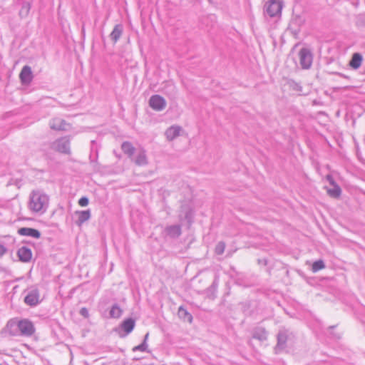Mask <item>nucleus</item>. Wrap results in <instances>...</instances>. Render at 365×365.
I'll list each match as a JSON object with an SVG mask.
<instances>
[{
    "label": "nucleus",
    "instance_id": "nucleus-1",
    "mask_svg": "<svg viewBox=\"0 0 365 365\" xmlns=\"http://www.w3.org/2000/svg\"><path fill=\"white\" fill-rule=\"evenodd\" d=\"M49 204V197L44 192L37 190H33L29 195L28 207L35 213H44Z\"/></svg>",
    "mask_w": 365,
    "mask_h": 365
},
{
    "label": "nucleus",
    "instance_id": "nucleus-2",
    "mask_svg": "<svg viewBox=\"0 0 365 365\" xmlns=\"http://www.w3.org/2000/svg\"><path fill=\"white\" fill-rule=\"evenodd\" d=\"M24 293H26L24 297V302L26 304L30 307H36L41 302L40 292L36 285L29 287L24 291Z\"/></svg>",
    "mask_w": 365,
    "mask_h": 365
},
{
    "label": "nucleus",
    "instance_id": "nucleus-3",
    "mask_svg": "<svg viewBox=\"0 0 365 365\" xmlns=\"http://www.w3.org/2000/svg\"><path fill=\"white\" fill-rule=\"evenodd\" d=\"M51 148L61 153L68 154L70 153V140L67 137L57 139L51 143Z\"/></svg>",
    "mask_w": 365,
    "mask_h": 365
},
{
    "label": "nucleus",
    "instance_id": "nucleus-4",
    "mask_svg": "<svg viewBox=\"0 0 365 365\" xmlns=\"http://www.w3.org/2000/svg\"><path fill=\"white\" fill-rule=\"evenodd\" d=\"M299 63L303 69H309L313 60V56L311 51L307 48H302L299 52Z\"/></svg>",
    "mask_w": 365,
    "mask_h": 365
},
{
    "label": "nucleus",
    "instance_id": "nucleus-5",
    "mask_svg": "<svg viewBox=\"0 0 365 365\" xmlns=\"http://www.w3.org/2000/svg\"><path fill=\"white\" fill-rule=\"evenodd\" d=\"M135 321L133 318H128L123 321L115 331L120 337H125L133 330Z\"/></svg>",
    "mask_w": 365,
    "mask_h": 365
},
{
    "label": "nucleus",
    "instance_id": "nucleus-6",
    "mask_svg": "<svg viewBox=\"0 0 365 365\" xmlns=\"http://www.w3.org/2000/svg\"><path fill=\"white\" fill-rule=\"evenodd\" d=\"M20 336H31L35 332L33 322L27 319H19Z\"/></svg>",
    "mask_w": 365,
    "mask_h": 365
},
{
    "label": "nucleus",
    "instance_id": "nucleus-7",
    "mask_svg": "<svg viewBox=\"0 0 365 365\" xmlns=\"http://www.w3.org/2000/svg\"><path fill=\"white\" fill-rule=\"evenodd\" d=\"M282 9V2L277 0H271L268 1L264 6L265 12L270 17H274L280 15Z\"/></svg>",
    "mask_w": 365,
    "mask_h": 365
},
{
    "label": "nucleus",
    "instance_id": "nucleus-8",
    "mask_svg": "<svg viewBox=\"0 0 365 365\" xmlns=\"http://www.w3.org/2000/svg\"><path fill=\"white\" fill-rule=\"evenodd\" d=\"M4 330L11 336H19V319L14 318L9 320Z\"/></svg>",
    "mask_w": 365,
    "mask_h": 365
},
{
    "label": "nucleus",
    "instance_id": "nucleus-9",
    "mask_svg": "<svg viewBox=\"0 0 365 365\" xmlns=\"http://www.w3.org/2000/svg\"><path fill=\"white\" fill-rule=\"evenodd\" d=\"M150 106L155 110H163L166 106V101L160 95H153L149 100Z\"/></svg>",
    "mask_w": 365,
    "mask_h": 365
},
{
    "label": "nucleus",
    "instance_id": "nucleus-10",
    "mask_svg": "<svg viewBox=\"0 0 365 365\" xmlns=\"http://www.w3.org/2000/svg\"><path fill=\"white\" fill-rule=\"evenodd\" d=\"M21 83L24 85H29L33 79V73L30 66H24L19 74Z\"/></svg>",
    "mask_w": 365,
    "mask_h": 365
},
{
    "label": "nucleus",
    "instance_id": "nucleus-11",
    "mask_svg": "<svg viewBox=\"0 0 365 365\" xmlns=\"http://www.w3.org/2000/svg\"><path fill=\"white\" fill-rule=\"evenodd\" d=\"M181 226L180 225H169L164 230L165 235L170 238L178 237L181 235Z\"/></svg>",
    "mask_w": 365,
    "mask_h": 365
},
{
    "label": "nucleus",
    "instance_id": "nucleus-12",
    "mask_svg": "<svg viewBox=\"0 0 365 365\" xmlns=\"http://www.w3.org/2000/svg\"><path fill=\"white\" fill-rule=\"evenodd\" d=\"M50 128L56 130H66L69 125L60 118H54L49 123Z\"/></svg>",
    "mask_w": 365,
    "mask_h": 365
},
{
    "label": "nucleus",
    "instance_id": "nucleus-13",
    "mask_svg": "<svg viewBox=\"0 0 365 365\" xmlns=\"http://www.w3.org/2000/svg\"><path fill=\"white\" fill-rule=\"evenodd\" d=\"M327 179L330 182V184L333 186V187L327 189L328 194L332 197L336 198V197H339V195H341V190L340 187L334 182L333 178L331 175H328L327 176Z\"/></svg>",
    "mask_w": 365,
    "mask_h": 365
},
{
    "label": "nucleus",
    "instance_id": "nucleus-14",
    "mask_svg": "<svg viewBox=\"0 0 365 365\" xmlns=\"http://www.w3.org/2000/svg\"><path fill=\"white\" fill-rule=\"evenodd\" d=\"M18 233L22 236H29L34 238H38L41 235L38 230L31 227H21L19 229Z\"/></svg>",
    "mask_w": 365,
    "mask_h": 365
},
{
    "label": "nucleus",
    "instance_id": "nucleus-15",
    "mask_svg": "<svg viewBox=\"0 0 365 365\" xmlns=\"http://www.w3.org/2000/svg\"><path fill=\"white\" fill-rule=\"evenodd\" d=\"M180 220L184 217L188 223L191 222L192 218V211L188 205H183L181 206L180 213L179 215Z\"/></svg>",
    "mask_w": 365,
    "mask_h": 365
},
{
    "label": "nucleus",
    "instance_id": "nucleus-16",
    "mask_svg": "<svg viewBox=\"0 0 365 365\" xmlns=\"http://www.w3.org/2000/svg\"><path fill=\"white\" fill-rule=\"evenodd\" d=\"M180 130L181 128L180 126H171L166 130L165 136L168 140H173L180 135Z\"/></svg>",
    "mask_w": 365,
    "mask_h": 365
},
{
    "label": "nucleus",
    "instance_id": "nucleus-17",
    "mask_svg": "<svg viewBox=\"0 0 365 365\" xmlns=\"http://www.w3.org/2000/svg\"><path fill=\"white\" fill-rule=\"evenodd\" d=\"M252 337L259 341H265L267 339V331L264 327H256L253 329Z\"/></svg>",
    "mask_w": 365,
    "mask_h": 365
},
{
    "label": "nucleus",
    "instance_id": "nucleus-18",
    "mask_svg": "<svg viewBox=\"0 0 365 365\" xmlns=\"http://www.w3.org/2000/svg\"><path fill=\"white\" fill-rule=\"evenodd\" d=\"M136 165L140 166H144L148 164L147 156L145 154V150L143 149H140L137 153V155L134 160Z\"/></svg>",
    "mask_w": 365,
    "mask_h": 365
},
{
    "label": "nucleus",
    "instance_id": "nucleus-19",
    "mask_svg": "<svg viewBox=\"0 0 365 365\" xmlns=\"http://www.w3.org/2000/svg\"><path fill=\"white\" fill-rule=\"evenodd\" d=\"M363 57L359 53H354L349 61V66L354 69H358L362 63Z\"/></svg>",
    "mask_w": 365,
    "mask_h": 365
},
{
    "label": "nucleus",
    "instance_id": "nucleus-20",
    "mask_svg": "<svg viewBox=\"0 0 365 365\" xmlns=\"http://www.w3.org/2000/svg\"><path fill=\"white\" fill-rule=\"evenodd\" d=\"M123 26L121 24H116L110 34V39L113 43H116L120 38L123 34Z\"/></svg>",
    "mask_w": 365,
    "mask_h": 365
},
{
    "label": "nucleus",
    "instance_id": "nucleus-21",
    "mask_svg": "<svg viewBox=\"0 0 365 365\" xmlns=\"http://www.w3.org/2000/svg\"><path fill=\"white\" fill-rule=\"evenodd\" d=\"M76 215H78V220L76 222L78 225H82L91 217V212L89 210L76 212Z\"/></svg>",
    "mask_w": 365,
    "mask_h": 365
},
{
    "label": "nucleus",
    "instance_id": "nucleus-22",
    "mask_svg": "<svg viewBox=\"0 0 365 365\" xmlns=\"http://www.w3.org/2000/svg\"><path fill=\"white\" fill-rule=\"evenodd\" d=\"M287 335L284 331H280L277 335V344L276 349H282L285 347Z\"/></svg>",
    "mask_w": 365,
    "mask_h": 365
},
{
    "label": "nucleus",
    "instance_id": "nucleus-23",
    "mask_svg": "<svg viewBox=\"0 0 365 365\" xmlns=\"http://www.w3.org/2000/svg\"><path fill=\"white\" fill-rule=\"evenodd\" d=\"M178 316L180 318L182 319L185 321H187L189 322H192V316L190 313L187 312L186 309L183 307H180L178 312Z\"/></svg>",
    "mask_w": 365,
    "mask_h": 365
},
{
    "label": "nucleus",
    "instance_id": "nucleus-24",
    "mask_svg": "<svg viewBox=\"0 0 365 365\" xmlns=\"http://www.w3.org/2000/svg\"><path fill=\"white\" fill-rule=\"evenodd\" d=\"M122 150L125 154L131 157L134 154L135 148L129 142H124L121 145Z\"/></svg>",
    "mask_w": 365,
    "mask_h": 365
},
{
    "label": "nucleus",
    "instance_id": "nucleus-25",
    "mask_svg": "<svg viewBox=\"0 0 365 365\" xmlns=\"http://www.w3.org/2000/svg\"><path fill=\"white\" fill-rule=\"evenodd\" d=\"M122 309L118 304H114L110 310L109 314L111 318H119L122 314Z\"/></svg>",
    "mask_w": 365,
    "mask_h": 365
},
{
    "label": "nucleus",
    "instance_id": "nucleus-26",
    "mask_svg": "<svg viewBox=\"0 0 365 365\" xmlns=\"http://www.w3.org/2000/svg\"><path fill=\"white\" fill-rule=\"evenodd\" d=\"M237 282L242 285V286H244V287H251V286H253L255 284V281H247L246 279H245V277H244L243 276H238L237 278Z\"/></svg>",
    "mask_w": 365,
    "mask_h": 365
},
{
    "label": "nucleus",
    "instance_id": "nucleus-27",
    "mask_svg": "<svg viewBox=\"0 0 365 365\" xmlns=\"http://www.w3.org/2000/svg\"><path fill=\"white\" fill-rule=\"evenodd\" d=\"M16 255L23 262H28L32 258V252H16Z\"/></svg>",
    "mask_w": 365,
    "mask_h": 365
},
{
    "label": "nucleus",
    "instance_id": "nucleus-28",
    "mask_svg": "<svg viewBox=\"0 0 365 365\" xmlns=\"http://www.w3.org/2000/svg\"><path fill=\"white\" fill-rule=\"evenodd\" d=\"M325 267L324 262L322 259L315 261L312 266V271L313 272H317L318 271Z\"/></svg>",
    "mask_w": 365,
    "mask_h": 365
},
{
    "label": "nucleus",
    "instance_id": "nucleus-29",
    "mask_svg": "<svg viewBox=\"0 0 365 365\" xmlns=\"http://www.w3.org/2000/svg\"><path fill=\"white\" fill-rule=\"evenodd\" d=\"M132 351L133 352L140 351L142 352H150L148 349V344L146 342H142L140 344L135 346L133 348Z\"/></svg>",
    "mask_w": 365,
    "mask_h": 365
},
{
    "label": "nucleus",
    "instance_id": "nucleus-30",
    "mask_svg": "<svg viewBox=\"0 0 365 365\" xmlns=\"http://www.w3.org/2000/svg\"><path fill=\"white\" fill-rule=\"evenodd\" d=\"M30 10V4L29 3H24L21 7L20 11V15L24 14L25 16L28 14Z\"/></svg>",
    "mask_w": 365,
    "mask_h": 365
},
{
    "label": "nucleus",
    "instance_id": "nucleus-31",
    "mask_svg": "<svg viewBox=\"0 0 365 365\" xmlns=\"http://www.w3.org/2000/svg\"><path fill=\"white\" fill-rule=\"evenodd\" d=\"M218 285H219V276L215 274L214 280L210 287H211V289H214L215 291L217 292Z\"/></svg>",
    "mask_w": 365,
    "mask_h": 365
},
{
    "label": "nucleus",
    "instance_id": "nucleus-32",
    "mask_svg": "<svg viewBox=\"0 0 365 365\" xmlns=\"http://www.w3.org/2000/svg\"><path fill=\"white\" fill-rule=\"evenodd\" d=\"M218 285H219V276L215 274L214 280L210 287H211V289H214L215 291L217 292Z\"/></svg>",
    "mask_w": 365,
    "mask_h": 365
},
{
    "label": "nucleus",
    "instance_id": "nucleus-33",
    "mask_svg": "<svg viewBox=\"0 0 365 365\" xmlns=\"http://www.w3.org/2000/svg\"><path fill=\"white\" fill-rule=\"evenodd\" d=\"M205 292H206L207 297H209L210 299H214L215 297L216 291H215L214 289H211L210 287H209L206 289Z\"/></svg>",
    "mask_w": 365,
    "mask_h": 365
},
{
    "label": "nucleus",
    "instance_id": "nucleus-34",
    "mask_svg": "<svg viewBox=\"0 0 365 365\" xmlns=\"http://www.w3.org/2000/svg\"><path fill=\"white\" fill-rule=\"evenodd\" d=\"M258 264L263 266H268L270 264V259L268 258L258 259Z\"/></svg>",
    "mask_w": 365,
    "mask_h": 365
},
{
    "label": "nucleus",
    "instance_id": "nucleus-35",
    "mask_svg": "<svg viewBox=\"0 0 365 365\" xmlns=\"http://www.w3.org/2000/svg\"><path fill=\"white\" fill-rule=\"evenodd\" d=\"M88 199L86 197H82L78 200V204L82 207H86L88 205Z\"/></svg>",
    "mask_w": 365,
    "mask_h": 365
},
{
    "label": "nucleus",
    "instance_id": "nucleus-36",
    "mask_svg": "<svg viewBox=\"0 0 365 365\" xmlns=\"http://www.w3.org/2000/svg\"><path fill=\"white\" fill-rule=\"evenodd\" d=\"M225 249V244L224 242H219L215 247V251H224Z\"/></svg>",
    "mask_w": 365,
    "mask_h": 365
},
{
    "label": "nucleus",
    "instance_id": "nucleus-37",
    "mask_svg": "<svg viewBox=\"0 0 365 365\" xmlns=\"http://www.w3.org/2000/svg\"><path fill=\"white\" fill-rule=\"evenodd\" d=\"M80 314L83 317H84L85 318H87L89 316V314H88V310L87 309V308L86 307H82L81 309H80V312H79Z\"/></svg>",
    "mask_w": 365,
    "mask_h": 365
},
{
    "label": "nucleus",
    "instance_id": "nucleus-38",
    "mask_svg": "<svg viewBox=\"0 0 365 365\" xmlns=\"http://www.w3.org/2000/svg\"><path fill=\"white\" fill-rule=\"evenodd\" d=\"M18 251H24V252H26V251H31L30 249H29L28 247H25V246H23L21 248H20Z\"/></svg>",
    "mask_w": 365,
    "mask_h": 365
},
{
    "label": "nucleus",
    "instance_id": "nucleus-39",
    "mask_svg": "<svg viewBox=\"0 0 365 365\" xmlns=\"http://www.w3.org/2000/svg\"><path fill=\"white\" fill-rule=\"evenodd\" d=\"M148 336H149V333H147V334L145 335V336H144V339H143V342H146V343H147V341H148Z\"/></svg>",
    "mask_w": 365,
    "mask_h": 365
},
{
    "label": "nucleus",
    "instance_id": "nucleus-40",
    "mask_svg": "<svg viewBox=\"0 0 365 365\" xmlns=\"http://www.w3.org/2000/svg\"><path fill=\"white\" fill-rule=\"evenodd\" d=\"M0 251H6V250L2 246H0Z\"/></svg>",
    "mask_w": 365,
    "mask_h": 365
},
{
    "label": "nucleus",
    "instance_id": "nucleus-41",
    "mask_svg": "<svg viewBox=\"0 0 365 365\" xmlns=\"http://www.w3.org/2000/svg\"><path fill=\"white\" fill-rule=\"evenodd\" d=\"M4 253V252H0V257H1V256H2Z\"/></svg>",
    "mask_w": 365,
    "mask_h": 365
},
{
    "label": "nucleus",
    "instance_id": "nucleus-42",
    "mask_svg": "<svg viewBox=\"0 0 365 365\" xmlns=\"http://www.w3.org/2000/svg\"><path fill=\"white\" fill-rule=\"evenodd\" d=\"M0 365H1V364H0Z\"/></svg>",
    "mask_w": 365,
    "mask_h": 365
}]
</instances>
